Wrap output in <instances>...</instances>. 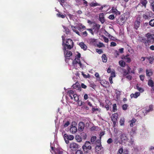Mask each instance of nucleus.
Returning <instances> with one entry per match:
<instances>
[{
    "mask_svg": "<svg viewBox=\"0 0 154 154\" xmlns=\"http://www.w3.org/2000/svg\"><path fill=\"white\" fill-rule=\"evenodd\" d=\"M62 46L63 47V50L65 51L66 49H70L72 48L73 47V42L72 40L68 39L66 40H65V38L63 36H62Z\"/></svg>",
    "mask_w": 154,
    "mask_h": 154,
    "instance_id": "nucleus-1",
    "label": "nucleus"
},
{
    "mask_svg": "<svg viewBox=\"0 0 154 154\" xmlns=\"http://www.w3.org/2000/svg\"><path fill=\"white\" fill-rule=\"evenodd\" d=\"M82 148L85 153H88L91 149V144L89 141H86Z\"/></svg>",
    "mask_w": 154,
    "mask_h": 154,
    "instance_id": "nucleus-2",
    "label": "nucleus"
},
{
    "mask_svg": "<svg viewBox=\"0 0 154 154\" xmlns=\"http://www.w3.org/2000/svg\"><path fill=\"white\" fill-rule=\"evenodd\" d=\"M68 94L71 100H72L74 98V100L75 101H79V96L76 94H75L73 91L70 90L68 91Z\"/></svg>",
    "mask_w": 154,
    "mask_h": 154,
    "instance_id": "nucleus-3",
    "label": "nucleus"
},
{
    "mask_svg": "<svg viewBox=\"0 0 154 154\" xmlns=\"http://www.w3.org/2000/svg\"><path fill=\"white\" fill-rule=\"evenodd\" d=\"M126 66H127V70H126V77L128 80H130L131 79L132 76L131 75H128V74L131 73L134 74V72L133 70H131V68L128 65H126Z\"/></svg>",
    "mask_w": 154,
    "mask_h": 154,
    "instance_id": "nucleus-4",
    "label": "nucleus"
},
{
    "mask_svg": "<svg viewBox=\"0 0 154 154\" xmlns=\"http://www.w3.org/2000/svg\"><path fill=\"white\" fill-rule=\"evenodd\" d=\"M65 61L67 63H69V60L71 59L70 57L72 55V53L71 51H64Z\"/></svg>",
    "mask_w": 154,
    "mask_h": 154,
    "instance_id": "nucleus-5",
    "label": "nucleus"
},
{
    "mask_svg": "<svg viewBox=\"0 0 154 154\" xmlns=\"http://www.w3.org/2000/svg\"><path fill=\"white\" fill-rule=\"evenodd\" d=\"M72 65L76 69L77 68H81L82 66V64L81 63L80 60H74L72 61Z\"/></svg>",
    "mask_w": 154,
    "mask_h": 154,
    "instance_id": "nucleus-6",
    "label": "nucleus"
},
{
    "mask_svg": "<svg viewBox=\"0 0 154 154\" xmlns=\"http://www.w3.org/2000/svg\"><path fill=\"white\" fill-rule=\"evenodd\" d=\"M152 15V13L151 11H148L145 12L143 16V18L145 20L149 19Z\"/></svg>",
    "mask_w": 154,
    "mask_h": 154,
    "instance_id": "nucleus-7",
    "label": "nucleus"
},
{
    "mask_svg": "<svg viewBox=\"0 0 154 154\" xmlns=\"http://www.w3.org/2000/svg\"><path fill=\"white\" fill-rule=\"evenodd\" d=\"M124 49L123 48H120L119 51L115 50L114 55L116 58H117L120 54L124 53Z\"/></svg>",
    "mask_w": 154,
    "mask_h": 154,
    "instance_id": "nucleus-8",
    "label": "nucleus"
},
{
    "mask_svg": "<svg viewBox=\"0 0 154 154\" xmlns=\"http://www.w3.org/2000/svg\"><path fill=\"white\" fill-rule=\"evenodd\" d=\"M78 145L75 143H71L69 146V148L73 151L76 150L78 148Z\"/></svg>",
    "mask_w": 154,
    "mask_h": 154,
    "instance_id": "nucleus-9",
    "label": "nucleus"
},
{
    "mask_svg": "<svg viewBox=\"0 0 154 154\" xmlns=\"http://www.w3.org/2000/svg\"><path fill=\"white\" fill-rule=\"evenodd\" d=\"M146 36L147 38V40L149 42H152L154 40V38L153 37L152 35L150 33L146 34Z\"/></svg>",
    "mask_w": 154,
    "mask_h": 154,
    "instance_id": "nucleus-10",
    "label": "nucleus"
},
{
    "mask_svg": "<svg viewBox=\"0 0 154 154\" xmlns=\"http://www.w3.org/2000/svg\"><path fill=\"white\" fill-rule=\"evenodd\" d=\"M147 3V1L146 0H141L140 3L137 6L136 8L139 7L141 6V4L142 5V6L144 7L145 8L146 7V5Z\"/></svg>",
    "mask_w": 154,
    "mask_h": 154,
    "instance_id": "nucleus-11",
    "label": "nucleus"
},
{
    "mask_svg": "<svg viewBox=\"0 0 154 154\" xmlns=\"http://www.w3.org/2000/svg\"><path fill=\"white\" fill-rule=\"evenodd\" d=\"M72 86L74 89H76L79 91H81L82 90V88L79 84L78 82H76L75 84H73Z\"/></svg>",
    "mask_w": 154,
    "mask_h": 154,
    "instance_id": "nucleus-12",
    "label": "nucleus"
},
{
    "mask_svg": "<svg viewBox=\"0 0 154 154\" xmlns=\"http://www.w3.org/2000/svg\"><path fill=\"white\" fill-rule=\"evenodd\" d=\"M140 20L139 18H137V20L134 22V28L137 29L139 27L140 25Z\"/></svg>",
    "mask_w": 154,
    "mask_h": 154,
    "instance_id": "nucleus-13",
    "label": "nucleus"
},
{
    "mask_svg": "<svg viewBox=\"0 0 154 154\" xmlns=\"http://www.w3.org/2000/svg\"><path fill=\"white\" fill-rule=\"evenodd\" d=\"M85 126V124L84 123L82 122H80L79 123L78 126L79 130L80 131H83Z\"/></svg>",
    "mask_w": 154,
    "mask_h": 154,
    "instance_id": "nucleus-14",
    "label": "nucleus"
},
{
    "mask_svg": "<svg viewBox=\"0 0 154 154\" xmlns=\"http://www.w3.org/2000/svg\"><path fill=\"white\" fill-rule=\"evenodd\" d=\"M153 106L152 105H150L149 106L146 107V109H145L143 112V113H146V114H147L146 113L150 111H151L153 110Z\"/></svg>",
    "mask_w": 154,
    "mask_h": 154,
    "instance_id": "nucleus-15",
    "label": "nucleus"
},
{
    "mask_svg": "<svg viewBox=\"0 0 154 154\" xmlns=\"http://www.w3.org/2000/svg\"><path fill=\"white\" fill-rule=\"evenodd\" d=\"M100 83L105 88H107L109 86V82L105 80L101 81Z\"/></svg>",
    "mask_w": 154,
    "mask_h": 154,
    "instance_id": "nucleus-16",
    "label": "nucleus"
},
{
    "mask_svg": "<svg viewBox=\"0 0 154 154\" xmlns=\"http://www.w3.org/2000/svg\"><path fill=\"white\" fill-rule=\"evenodd\" d=\"M77 130V128L75 126H73V125H71L70 131V132L72 134H74L76 133Z\"/></svg>",
    "mask_w": 154,
    "mask_h": 154,
    "instance_id": "nucleus-17",
    "label": "nucleus"
},
{
    "mask_svg": "<svg viewBox=\"0 0 154 154\" xmlns=\"http://www.w3.org/2000/svg\"><path fill=\"white\" fill-rule=\"evenodd\" d=\"M102 148V146L101 143L99 144V145H97L95 148V150L96 152L98 153H99Z\"/></svg>",
    "mask_w": 154,
    "mask_h": 154,
    "instance_id": "nucleus-18",
    "label": "nucleus"
},
{
    "mask_svg": "<svg viewBox=\"0 0 154 154\" xmlns=\"http://www.w3.org/2000/svg\"><path fill=\"white\" fill-rule=\"evenodd\" d=\"M105 102L106 104L105 105V107L106 108L107 110H108L109 109V105L111 104V102L108 100H105Z\"/></svg>",
    "mask_w": 154,
    "mask_h": 154,
    "instance_id": "nucleus-19",
    "label": "nucleus"
},
{
    "mask_svg": "<svg viewBox=\"0 0 154 154\" xmlns=\"http://www.w3.org/2000/svg\"><path fill=\"white\" fill-rule=\"evenodd\" d=\"M140 94L139 92H137L134 94H131L130 96L131 98H136L140 95Z\"/></svg>",
    "mask_w": 154,
    "mask_h": 154,
    "instance_id": "nucleus-20",
    "label": "nucleus"
},
{
    "mask_svg": "<svg viewBox=\"0 0 154 154\" xmlns=\"http://www.w3.org/2000/svg\"><path fill=\"white\" fill-rule=\"evenodd\" d=\"M79 45L81 47V48L83 49L84 50H86L87 48V46L83 43L80 42L79 43Z\"/></svg>",
    "mask_w": 154,
    "mask_h": 154,
    "instance_id": "nucleus-21",
    "label": "nucleus"
},
{
    "mask_svg": "<svg viewBox=\"0 0 154 154\" xmlns=\"http://www.w3.org/2000/svg\"><path fill=\"white\" fill-rule=\"evenodd\" d=\"M136 129L135 127L133 128L131 130H128V132L130 133V135L132 136L136 133Z\"/></svg>",
    "mask_w": 154,
    "mask_h": 154,
    "instance_id": "nucleus-22",
    "label": "nucleus"
},
{
    "mask_svg": "<svg viewBox=\"0 0 154 154\" xmlns=\"http://www.w3.org/2000/svg\"><path fill=\"white\" fill-rule=\"evenodd\" d=\"M100 26L99 24L96 23L93 26V28L94 29H95V31L98 32L100 29Z\"/></svg>",
    "mask_w": 154,
    "mask_h": 154,
    "instance_id": "nucleus-23",
    "label": "nucleus"
},
{
    "mask_svg": "<svg viewBox=\"0 0 154 154\" xmlns=\"http://www.w3.org/2000/svg\"><path fill=\"white\" fill-rule=\"evenodd\" d=\"M136 122V120L135 119H133L131 120L129 122L130 125L131 127H132L134 125Z\"/></svg>",
    "mask_w": 154,
    "mask_h": 154,
    "instance_id": "nucleus-24",
    "label": "nucleus"
},
{
    "mask_svg": "<svg viewBox=\"0 0 154 154\" xmlns=\"http://www.w3.org/2000/svg\"><path fill=\"white\" fill-rule=\"evenodd\" d=\"M146 73L147 76H150L152 74V72L151 69H146Z\"/></svg>",
    "mask_w": 154,
    "mask_h": 154,
    "instance_id": "nucleus-25",
    "label": "nucleus"
},
{
    "mask_svg": "<svg viewBox=\"0 0 154 154\" xmlns=\"http://www.w3.org/2000/svg\"><path fill=\"white\" fill-rule=\"evenodd\" d=\"M101 57L103 62L106 63L107 62V58L105 54H103L102 55Z\"/></svg>",
    "mask_w": 154,
    "mask_h": 154,
    "instance_id": "nucleus-26",
    "label": "nucleus"
},
{
    "mask_svg": "<svg viewBox=\"0 0 154 154\" xmlns=\"http://www.w3.org/2000/svg\"><path fill=\"white\" fill-rule=\"evenodd\" d=\"M119 65L122 67H124L125 66V62L123 60H120L119 62Z\"/></svg>",
    "mask_w": 154,
    "mask_h": 154,
    "instance_id": "nucleus-27",
    "label": "nucleus"
},
{
    "mask_svg": "<svg viewBox=\"0 0 154 154\" xmlns=\"http://www.w3.org/2000/svg\"><path fill=\"white\" fill-rule=\"evenodd\" d=\"M89 5L90 7H93L94 6H97L100 5L97 2L94 3L93 2H92L91 3H90Z\"/></svg>",
    "mask_w": 154,
    "mask_h": 154,
    "instance_id": "nucleus-28",
    "label": "nucleus"
},
{
    "mask_svg": "<svg viewBox=\"0 0 154 154\" xmlns=\"http://www.w3.org/2000/svg\"><path fill=\"white\" fill-rule=\"evenodd\" d=\"M112 12L113 13H115L116 14H120L119 12L118 11L116 8H112Z\"/></svg>",
    "mask_w": 154,
    "mask_h": 154,
    "instance_id": "nucleus-29",
    "label": "nucleus"
},
{
    "mask_svg": "<svg viewBox=\"0 0 154 154\" xmlns=\"http://www.w3.org/2000/svg\"><path fill=\"white\" fill-rule=\"evenodd\" d=\"M119 70L120 72L123 74L124 75H125V69L122 67H120L119 68Z\"/></svg>",
    "mask_w": 154,
    "mask_h": 154,
    "instance_id": "nucleus-30",
    "label": "nucleus"
},
{
    "mask_svg": "<svg viewBox=\"0 0 154 154\" xmlns=\"http://www.w3.org/2000/svg\"><path fill=\"white\" fill-rule=\"evenodd\" d=\"M146 59L149 60V62L150 63H152L153 60H154L153 57H152L150 56L149 57H146Z\"/></svg>",
    "mask_w": 154,
    "mask_h": 154,
    "instance_id": "nucleus-31",
    "label": "nucleus"
},
{
    "mask_svg": "<svg viewBox=\"0 0 154 154\" xmlns=\"http://www.w3.org/2000/svg\"><path fill=\"white\" fill-rule=\"evenodd\" d=\"M75 138L77 141L78 142H80L82 141L81 137L79 135H76L75 137Z\"/></svg>",
    "mask_w": 154,
    "mask_h": 154,
    "instance_id": "nucleus-32",
    "label": "nucleus"
},
{
    "mask_svg": "<svg viewBox=\"0 0 154 154\" xmlns=\"http://www.w3.org/2000/svg\"><path fill=\"white\" fill-rule=\"evenodd\" d=\"M148 85L149 86L152 87L153 86V81L151 80H149L148 82Z\"/></svg>",
    "mask_w": 154,
    "mask_h": 154,
    "instance_id": "nucleus-33",
    "label": "nucleus"
},
{
    "mask_svg": "<svg viewBox=\"0 0 154 154\" xmlns=\"http://www.w3.org/2000/svg\"><path fill=\"white\" fill-rule=\"evenodd\" d=\"M100 20L102 23H103L105 21L103 15H100L99 16Z\"/></svg>",
    "mask_w": 154,
    "mask_h": 154,
    "instance_id": "nucleus-34",
    "label": "nucleus"
},
{
    "mask_svg": "<svg viewBox=\"0 0 154 154\" xmlns=\"http://www.w3.org/2000/svg\"><path fill=\"white\" fill-rule=\"evenodd\" d=\"M57 16L61 18H65L66 15L65 14H57Z\"/></svg>",
    "mask_w": 154,
    "mask_h": 154,
    "instance_id": "nucleus-35",
    "label": "nucleus"
},
{
    "mask_svg": "<svg viewBox=\"0 0 154 154\" xmlns=\"http://www.w3.org/2000/svg\"><path fill=\"white\" fill-rule=\"evenodd\" d=\"M134 51L131 48H128V51L127 52V54H128L130 56L131 54H132L133 53Z\"/></svg>",
    "mask_w": 154,
    "mask_h": 154,
    "instance_id": "nucleus-36",
    "label": "nucleus"
},
{
    "mask_svg": "<svg viewBox=\"0 0 154 154\" xmlns=\"http://www.w3.org/2000/svg\"><path fill=\"white\" fill-rule=\"evenodd\" d=\"M129 56L128 54H127L126 55V62L129 63L131 61V59L130 57H128Z\"/></svg>",
    "mask_w": 154,
    "mask_h": 154,
    "instance_id": "nucleus-37",
    "label": "nucleus"
},
{
    "mask_svg": "<svg viewBox=\"0 0 154 154\" xmlns=\"http://www.w3.org/2000/svg\"><path fill=\"white\" fill-rule=\"evenodd\" d=\"M113 112H115L117 110V105L116 104L114 103L113 105Z\"/></svg>",
    "mask_w": 154,
    "mask_h": 154,
    "instance_id": "nucleus-38",
    "label": "nucleus"
},
{
    "mask_svg": "<svg viewBox=\"0 0 154 154\" xmlns=\"http://www.w3.org/2000/svg\"><path fill=\"white\" fill-rule=\"evenodd\" d=\"M81 57V54L79 53H78V54L76 55V58L74 60H80L79 58Z\"/></svg>",
    "mask_w": 154,
    "mask_h": 154,
    "instance_id": "nucleus-39",
    "label": "nucleus"
},
{
    "mask_svg": "<svg viewBox=\"0 0 154 154\" xmlns=\"http://www.w3.org/2000/svg\"><path fill=\"white\" fill-rule=\"evenodd\" d=\"M97 42L96 39L94 38H91L90 40V42L91 43H92L94 45H95V43Z\"/></svg>",
    "mask_w": 154,
    "mask_h": 154,
    "instance_id": "nucleus-40",
    "label": "nucleus"
},
{
    "mask_svg": "<svg viewBox=\"0 0 154 154\" xmlns=\"http://www.w3.org/2000/svg\"><path fill=\"white\" fill-rule=\"evenodd\" d=\"M106 7V5H103V6H102L100 8H99V9L100 10H101L102 11H103V12L106 11H106H107V10H104V9H103H103L104 8H105Z\"/></svg>",
    "mask_w": 154,
    "mask_h": 154,
    "instance_id": "nucleus-41",
    "label": "nucleus"
},
{
    "mask_svg": "<svg viewBox=\"0 0 154 154\" xmlns=\"http://www.w3.org/2000/svg\"><path fill=\"white\" fill-rule=\"evenodd\" d=\"M116 76L114 70L112 71L111 72V76L112 78L115 77Z\"/></svg>",
    "mask_w": 154,
    "mask_h": 154,
    "instance_id": "nucleus-42",
    "label": "nucleus"
},
{
    "mask_svg": "<svg viewBox=\"0 0 154 154\" xmlns=\"http://www.w3.org/2000/svg\"><path fill=\"white\" fill-rule=\"evenodd\" d=\"M150 26H154V19L151 20L149 22Z\"/></svg>",
    "mask_w": 154,
    "mask_h": 154,
    "instance_id": "nucleus-43",
    "label": "nucleus"
},
{
    "mask_svg": "<svg viewBox=\"0 0 154 154\" xmlns=\"http://www.w3.org/2000/svg\"><path fill=\"white\" fill-rule=\"evenodd\" d=\"M57 154H64L63 152L62 149H59L57 151Z\"/></svg>",
    "mask_w": 154,
    "mask_h": 154,
    "instance_id": "nucleus-44",
    "label": "nucleus"
},
{
    "mask_svg": "<svg viewBox=\"0 0 154 154\" xmlns=\"http://www.w3.org/2000/svg\"><path fill=\"white\" fill-rule=\"evenodd\" d=\"M137 89L140 92H143L144 91V89L143 88L139 87L138 86H137Z\"/></svg>",
    "mask_w": 154,
    "mask_h": 154,
    "instance_id": "nucleus-45",
    "label": "nucleus"
},
{
    "mask_svg": "<svg viewBox=\"0 0 154 154\" xmlns=\"http://www.w3.org/2000/svg\"><path fill=\"white\" fill-rule=\"evenodd\" d=\"M123 152V149L122 148H121L119 149L117 154H122Z\"/></svg>",
    "mask_w": 154,
    "mask_h": 154,
    "instance_id": "nucleus-46",
    "label": "nucleus"
},
{
    "mask_svg": "<svg viewBox=\"0 0 154 154\" xmlns=\"http://www.w3.org/2000/svg\"><path fill=\"white\" fill-rule=\"evenodd\" d=\"M131 17L130 15V13L129 12H126V20H127V19L129 18H130Z\"/></svg>",
    "mask_w": 154,
    "mask_h": 154,
    "instance_id": "nucleus-47",
    "label": "nucleus"
},
{
    "mask_svg": "<svg viewBox=\"0 0 154 154\" xmlns=\"http://www.w3.org/2000/svg\"><path fill=\"white\" fill-rule=\"evenodd\" d=\"M96 139V137L95 136L92 137L91 139V142H94Z\"/></svg>",
    "mask_w": 154,
    "mask_h": 154,
    "instance_id": "nucleus-48",
    "label": "nucleus"
},
{
    "mask_svg": "<svg viewBox=\"0 0 154 154\" xmlns=\"http://www.w3.org/2000/svg\"><path fill=\"white\" fill-rule=\"evenodd\" d=\"M96 50L97 52L99 54H100L103 52V51L101 49H96Z\"/></svg>",
    "mask_w": 154,
    "mask_h": 154,
    "instance_id": "nucleus-49",
    "label": "nucleus"
},
{
    "mask_svg": "<svg viewBox=\"0 0 154 154\" xmlns=\"http://www.w3.org/2000/svg\"><path fill=\"white\" fill-rule=\"evenodd\" d=\"M141 41L142 42L144 43L145 44H146L147 43H148L149 42L148 41H147V39L146 40L145 39V38H142V40Z\"/></svg>",
    "mask_w": 154,
    "mask_h": 154,
    "instance_id": "nucleus-50",
    "label": "nucleus"
},
{
    "mask_svg": "<svg viewBox=\"0 0 154 154\" xmlns=\"http://www.w3.org/2000/svg\"><path fill=\"white\" fill-rule=\"evenodd\" d=\"M75 154H83V152L82 151L78 150L76 152Z\"/></svg>",
    "mask_w": 154,
    "mask_h": 154,
    "instance_id": "nucleus-51",
    "label": "nucleus"
},
{
    "mask_svg": "<svg viewBox=\"0 0 154 154\" xmlns=\"http://www.w3.org/2000/svg\"><path fill=\"white\" fill-rule=\"evenodd\" d=\"M74 138V136L72 135H69L68 139L69 140H72Z\"/></svg>",
    "mask_w": 154,
    "mask_h": 154,
    "instance_id": "nucleus-52",
    "label": "nucleus"
},
{
    "mask_svg": "<svg viewBox=\"0 0 154 154\" xmlns=\"http://www.w3.org/2000/svg\"><path fill=\"white\" fill-rule=\"evenodd\" d=\"M116 97L117 99L118 100L120 96V91H118L116 93Z\"/></svg>",
    "mask_w": 154,
    "mask_h": 154,
    "instance_id": "nucleus-53",
    "label": "nucleus"
},
{
    "mask_svg": "<svg viewBox=\"0 0 154 154\" xmlns=\"http://www.w3.org/2000/svg\"><path fill=\"white\" fill-rule=\"evenodd\" d=\"M116 43L114 42H111L110 43V46H115L116 45Z\"/></svg>",
    "mask_w": 154,
    "mask_h": 154,
    "instance_id": "nucleus-54",
    "label": "nucleus"
},
{
    "mask_svg": "<svg viewBox=\"0 0 154 154\" xmlns=\"http://www.w3.org/2000/svg\"><path fill=\"white\" fill-rule=\"evenodd\" d=\"M70 124V123L69 122L67 121L66 122L64 125V127L65 128L67 127Z\"/></svg>",
    "mask_w": 154,
    "mask_h": 154,
    "instance_id": "nucleus-55",
    "label": "nucleus"
},
{
    "mask_svg": "<svg viewBox=\"0 0 154 154\" xmlns=\"http://www.w3.org/2000/svg\"><path fill=\"white\" fill-rule=\"evenodd\" d=\"M103 38L104 39V42L106 43H108L109 42V39L108 38L105 37L104 36H103Z\"/></svg>",
    "mask_w": 154,
    "mask_h": 154,
    "instance_id": "nucleus-56",
    "label": "nucleus"
},
{
    "mask_svg": "<svg viewBox=\"0 0 154 154\" xmlns=\"http://www.w3.org/2000/svg\"><path fill=\"white\" fill-rule=\"evenodd\" d=\"M103 46V43L100 42L97 45V46L99 48H101Z\"/></svg>",
    "mask_w": 154,
    "mask_h": 154,
    "instance_id": "nucleus-57",
    "label": "nucleus"
},
{
    "mask_svg": "<svg viewBox=\"0 0 154 154\" xmlns=\"http://www.w3.org/2000/svg\"><path fill=\"white\" fill-rule=\"evenodd\" d=\"M108 18L110 19L113 20L114 18V15L111 14L109 16Z\"/></svg>",
    "mask_w": 154,
    "mask_h": 154,
    "instance_id": "nucleus-58",
    "label": "nucleus"
},
{
    "mask_svg": "<svg viewBox=\"0 0 154 154\" xmlns=\"http://www.w3.org/2000/svg\"><path fill=\"white\" fill-rule=\"evenodd\" d=\"M105 132V131H103L100 133V134H99V136H100V138H101V137L102 136H103V135H104Z\"/></svg>",
    "mask_w": 154,
    "mask_h": 154,
    "instance_id": "nucleus-59",
    "label": "nucleus"
},
{
    "mask_svg": "<svg viewBox=\"0 0 154 154\" xmlns=\"http://www.w3.org/2000/svg\"><path fill=\"white\" fill-rule=\"evenodd\" d=\"M125 135V134H122L120 135V138L122 139V140H125V138H124V136Z\"/></svg>",
    "mask_w": 154,
    "mask_h": 154,
    "instance_id": "nucleus-60",
    "label": "nucleus"
},
{
    "mask_svg": "<svg viewBox=\"0 0 154 154\" xmlns=\"http://www.w3.org/2000/svg\"><path fill=\"white\" fill-rule=\"evenodd\" d=\"M107 142L108 143L110 144L112 142V139L111 138H109Z\"/></svg>",
    "mask_w": 154,
    "mask_h": 154,
    "instance_id": "nucleus-61",
    "label": "nucleus"
},
{
    "mask_svg": "<svg viewBox=\"0 0 154 154\" xmlns=\"http://www.w3.org/2000/svg\"><path fill=\"white\" fill-rule=\"evenodd\" d=\"M82 35H84L85 37H86L88 35V33L86 31H85L82 33Z\"/></svg>",
    "mask_w": 154,
    "mask_h": 154,
    "instance_id": "nucleus-62",
    "label": "nucleus"
},
{
    "mask_svg": "<svg viewBox=\"0 0 154 154\" xmlns=\"http://www.w3.org/2000/svg\"><path fill=\"white\" fill-rule=\"evenodd\" d=\"M145 76L143 75H141L140 76V78L141 81H143L144 80Z\"/></svg>",
    "mask_w": 154,
    "mask_h": 154,
    "instance_id": "nucleus-63",
    "label": "nucleus"
},
{
    "mask_svg": "<svg viewBox=\"0 0 154 154\" xmlns=\"http://www.w3.org/2000/svg\"><path fill=\"white\" fill-rule=\"evenodd\" d=\"M81 87L83 88L86 89L87 88V86L86 85H85L84 84L82 83L81 84Z\"/></svg>",
    "mask_w": 154,
    "mask_h": 154,
    "instance_id": "nucleus-64",
    "label": "nucleus"
}]
</instances>
